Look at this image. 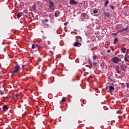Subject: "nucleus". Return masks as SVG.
<instances>
[{"label":"nucleus","mask_w":129,"mask_h":129,"mask_svg":"<svg viewBox=\"0 0 129 129\" xmlns=\"http://www.w3.org/2000/svg\"><path fill=\"white\" fill-rule=\"evenodd\" d=\"M49 8L50 10H51V11H54L55 10V6H54V2L51 1H49Z\"/></svg>","instance_id":"3"},{"label":"nucleus","mask_w":129,"mask_h":129,"mask_svg":"<svg viewBox=\"0 0 129 129\" xmlns=\"http://www.w3.org/2000/svg\"><path fill=\"white\" fill-rule=\"evenodd\" d=\"M76 42H78V43H79V42H82V39H81V38H80V37L79 36H77L76 37Z\"/></svg>","instance_id":"7"},{"label":"nucleus","mask_w":129,"mask_h":129,"mask_svg":"<svg viewBox=\"0 0 129 129\" xmlns=\"http://www.w3.org/2000/svg\"><path fill=\"white\" fill-rule=\"evenodd\" d=\"M121 50L122 53H125V52H126V48H121Z\"/></svg>","instance_id":"12"},{"label":"nucleus","mask_w":129,"mask_h":129,"mask_svg":"<svg viewBox=\"0 0 129 129\" xmlns=\"http://www.w3.org/2000/svg\"><path fill=\"white\" fill-rule=\"evenodd\" d=\"M126 85L127 88H129V84H128V83H126Z\"/></svg>","instance_id":"28"},{"label":"nucleus","mask_w":129,"mask_h":129,"mask_svg":"<svg viewBox=\"0 0 129 129\" xmlns=\"http://www.w3.org/2000/svg\"><path fill=\"white\" fill-rule=\"evenodd\" d=\"M36 48H38V46H37V45L35 46V44H32V49H34V48H36Z\"/></svg>","instance_id":"20"},{"label":"nucleus","mask_w":129,"mask_h":129,"mask_svg":"<svg viewBox=\"0 0 129 129\" xmlns=\"http://www.w3.org/2000/svg\"><path fill=\"white\" fill-rule=\"evenodd\" d=\"M20 67L19 65H17L15 67V68H14V70L12 71L11 72V74H15L18 72H19V71H20Z\"/></svg>","instance_id":"2"},{"label":"nucleus","mask_w":129,"mask_h":129,"mask_svg":"<svg viewBox=\"0 0 129 129\" xmlns=\"http://www.w3.org/2000/svg\"><path fill=\"white\" fill-rule=\"evenodd\" d=\"M59 14H60V12L57 11L56 12H55V13L54 14V17H55V18H57V17H58V16H59Z\"/></svg>","instance_id":"10"},{"label":"nucleus","mask_w":129,"mask_h":129,"mask_svg":"<svg viewBox=\"0 0 129 129\" xmlns=\"http://www.w3.org/2000/svg\"><path fill=\"white\" fill-rule=\"evenodd\" d=\"M82 17H83L84 18L86 16V14L85 13H82L81 14Z\"/></svg>","instance_id":"23"},{"label":"nucleus","mask_w":129,"mask_h":129,"mask_svg":"<svg viewBox=\"0 0 129 129\" xmlns=\"http://www.w3.org/2000/svg\"><path fill=\"white\" fill-rule=\"evenodd\" d=\"M44 31H45V32H47V31H48V30L45 29Z\"/></svg>","instance_id":"35"},{"label":"nucleus","mask_w":129,"mask_h":129,"mask_svg":"<svg viewBox=\"0 0 129 129\" xmlns=\"http://www.w3.org/2000/svg\"><path fill=\"white\" fill-rule=\"evenodd\" d=\"M109 7L110 8V9H111V10H114V7L113 6L110 5Z\"/></svg>","instance_id":"26"},{"label":"nucleus","mask_w":129,"mask_h":129,"mask_svg":"<svg viewBox=\"0 0 129 129\" xmlns=\"http://www.w3.org/2000/svg\"><path fill=\"white\" fill-rule=\"evenodd\" d=\"M64 25H66V23H64Z\"/></svg>","instance_id":"39"},{"label":"nucleus","mask_w":129,"mask_h":129,"mask_svg":"<svg viewBox=\"0 0 129 129\" xmlns=\"http://www.w3.org/2000/svg\"><path fill=\"white\" fill-rule=\"evenodd\" d=\"M93 60H96V59H97V57L96 56V55L93 56Z\"/></svg>","instance_id":"25"},{"label":"nucleus","mask_w":129,"mask_h":129,"mask_svg":"<svg viewBox=\"0 0 129 129\" xmlns=\"http://www.w3.org/2000/svg\"><path fill=\"white\" fill-rule=\"evenodd\" d=\"M110 91H112V90H114V87L111 86L109 87Z\"/></svg>","instance_id":"14"},{"label":"nucleus","mask_w":129,"mask_h":129,"mask_svg":"<svg viewBox=\"0 0 129 129\" xmlns=\"http://www.w3.org/2000/svg\"><path fill=\"white\" fill-rule=\"evenodd\" d=\"M47 44H48V45H50V44H51V42H50V41H47Z\"/></svg>","instance_id":"30"},{"label":"nucleus","mask_w":129,"mask_h":129,"mask_svg":"<svg viewBox=\"0 0 129 129\" xmlns=\"http://www.w3.org/2000/svg\"><path fill=\"white\" fill-rule=\"evenodd\" d=\"M106 89H108V87H106Z\"/></svg>","instance_id":"37"},{"label":"nucleus","mask_w":129,"mask_h":129,"mask_svg":"<svg viewBox=\"0 0 129 129\" xmlns=\"http://www.w3.org/2000/svg\"><path fill=\"white\" fill-rule=\"evenodd\" d=\"M7 109H8V106L6 105H4L3 107V110L7 111Z\"/></svg>","instance_id":"15"},{"label":"nucleus","mask_w":129,"mask_h":129,"mask_svg":"<svg viewBox=\"0 0 129 129\" xmlns=\"http://www.w3.org/2000/svg\"><path fill=\"white\" fill-rule=\"evenodd\" d=\"M62 101H63V102H65V101H66V98L63 97L62 99Z\"/></svg>","instance_id":"22"},{"label":"nucleus","mask_w":129,"mask_h":129,"mask_svg":"<svg viewBox=\"0 0 129 129\" xmlns=\"http://www.w3.org/2000/svg\"><path fill=\"white\" fill-rule=\"evenodd\" d=\"M18 97H19V94H15V95H14V98L17 99V98H18Z\"/></svg>","instance_id":"21"},{"label":"nucleus","mask_w":129,"mask_h":129,"mask_svg":"<svg viewBox=\"0 0 129 129\" xmlns=\"http://www.w3.org/2000/svg\"><path fill=\"white\" fill-rule=\"evenodd\" d=\"M118 68H119L120 69L123 70V71H126V70H128V67H127L126 65L124 64L123 62H122L121 64H119L118 66Z\"/></svg>","instance_id":"1"},{"label":"nucleus","mask_w":129,"mask_h":129,"mask_svg":"<svg viewBox=\"0 0 129 129\" xmlns=\"http://www.w3.org/2000/svg\"><path fill=\"white\" fill-rule=\"evenodd\" d=\"M128 28H129V26H127L126 28H124L122 29V30H119L118 31V33L120 32V33H122V32H123V31H127V30H128Z\"/></svg>","instance_id":"6"},{"label":"nucleus","mask_w":129,"mask_h":129,"mask_svg":"<svg viewBox=\"0 0 129 129\" xmlns=\"http://www.w3.org/2000/svg\"><path fill=\"white\" fill-rule=\"evenodd\" d=\"M111 61L113 62V63H117V62H119L120 61H121V59L118 58L117 57H114L111 59Z\"/></svg>","instance_id":"4"},{"label":"nucleus","mask_w":129,"mask_h":129,"mask_svg":"<svg viewBox=\"0 0 129 129\" xmlns=\"http://www.w3.org/2000/svg\"><path fill=\"white\" fill-rule=\"evenodd\" d=\"M92 13H93V14H97L98 13V11L96 9H94L92 11Z\"/></svg>","instance_id":"16"},{"label":"nucleus","mask_w":129,"mask_h":129,"mask_svg":"<svg viewBox=\"0 0 129 129\" xmlns=\"http://www.w3.org/2000/svg\"><path fill=\"white\" fill-rule=\"evenodd\" d=\"M104 14H105L106 17H107V18H109V16H110L109 13L105 12Z\"/></svg>","instance_id":"17"},{"label":"nucleus","mask_w":129,"mask_h":129,"mask_svg":"<svg viewBox=\"0 0 129 129\" xmlns=\"http://www.w3.org/2000/svg\"><path fill=\"white\" fill-rule=\"evenodd\" d=\"M74 16L75 17V15H74Z\"/></svg>","instance_id":"38"},{"label":"nucleus","mask_w":129,"mask_h":129,"mask_svg":"<svg viewBox=\"0 0 129 129\" xmlns=\"http://www.w3.org/2000/svg\"><path fill=\"white\" fill-rule=\"evenodd\" d=\"M129 58V56L127 54H125L124 56V60L128 61Z\"/></svg>","instance_id":"11"},{"label":"nucleus","mask_w":129,"mask_h":129,"mask_svg":"<svg viewBox=\"0 0 129 129\" xmlns=\"http://www.w3.org/2000/svg\"><path fill=\"white\" fill-rule=\"evenodd\" d=\"M108 3H109L108 0H106L105 1V5H104L105 7H107V5H108Z\"/></svg>","instance_id":"18"},{"label":"nucleus","mask_w":129,"mask_h":129,"mask_svg":"<svg viewBox=\"0 0 129 129\" xmlns=\"http://www.w3.org/2000/svg\"><path fill=\"white\" fill-rule=\"evenodd\" d=\"M70 5H77V2H75L74 0H70Z\"/></svg>","instance_id":"5"},{"label":"nucleus","mask_w":129,"mask_h":129,"mask_svg":"<svg viewBox=\"0 0 129 129\" xmlns=\"http://www.w3.org/2000/svg\"><path fill=\"white\" fill-rule=\"evenodd\" d=\"M50 28V25L49 24H45L44 25V29H49Z\"/></svg>","instance_id":"13"},{"label":"nucleus","mask_w":129,"mask_h":129,"mask_svg":"<svg viewBox=\"0 0 129 129\" xmlns=\"http://www.w3.org/2000/svg\"><path fill=\"white\" fill-rule=\"evenodd\" d=\"M48 21H49V20H48V19H45L44 20V22H48Z\"/></svg>","instance_id":"31"},{"label":"nucleus","mask_w":129,"mask_h":129,"mask_svg":"<svg viewBox=\"0 0 129 129\" xmlns=\"http://www.w3.org/2000/svg\"><path fill=\"white\" fill-rule=\"evenodd\" d=\"M122 86H124V83L122 84Z\"/></svg>","instance_id":"34"},{"label":"nucleus","mask_w":129,"mask_h":129,"mask_svg":"<svg viewBox=\"0 0 129 129\" xmlns=\"http://www.w3.org/2000/svg\"><path fill=\"white\" fill-rule=\"evenodd\" d=\"M118 41V39L117 38H115L114 40V43H117Z\"/></svg>","instance_id":"24"},{"label":"nucleus","mask_w":129,"mask_h":129,"mask_svg":"<svg viewBox=\"0 0 129 129\" xmlns=\"http://www.w3.org/2000/svg\"><path fill=\"white\" fill-rule=\"evenodd\" d=\"M25 67V66L24 64L22 65V68H24Z\"/></svg>","instance_id":"36"},{"label":"nucleus","mask_w":129,"mask_h":129,"mask_svg":"<svg viewBox=\"0 0 129 129\" xmlns=\"http://www.w3.org/2000/svg\"><path fill=\"white\" fill-rule=\"evenodd\" d=\"M94 64H97L96 63H94Z\"/></svg>","instance_id":"40"},{"label":"nucleus","mask_w":129,"mask_h":129,"mask_svg":"<svg viewBox=\"0 0 129 129\" xmlns=\"http://www.w3.org/2000/svg\"><path fill=\"white\" fill-rule=\"evenodd\" d=\"M81 43H80V42H76L74 43V46L75 47H78V46H79V45H80Z\"/></svg>","instance_id":"9"},{"label":"nucleus","mask_w":129,"mask_h":129,"mask_svg":"<svg viewBox=\"0 0 129 129\" xmlns=\"http://www.w3.org/2000/svg\"><path fill=\"white\" fill-rule=\"evenodd\" d=\"M36 9H37V6H36V5L34 4L32 6L31 11H35Z\"/></svg>","instance_id":"8"},{"label":"nucleus","mask_w":129,"mask_h":129,"mask_svg":"<svg viewBox=\"0 0 129 129\" xmlns=\"http://www.w3.org/2000/svg\"><path fill=\"white\" fill-rule=\"evenodd\" d=\"M17 16L18 18H21V14L20 13H18Z\"/></svg>","instance_id":"27"},{"label":"nucleus","mask_w":129,"mask_h":129,"mask_svg":"<svg viewBox=\"0 0 129 129\" xmlns=\"http://www.w3.org/2000/svg\"><path fill=\"white\" fill-rule=\"evenodd\" d=\"M118 69H119V68H118V67H117V68H116V70L117 72V73H118L119 74L120 73V71L118 70Z\"/></svg>","instance_id":"19"},{"label":"nucleus","mask_w":129,"mask_h":129,"mask_svg":"<svg viewBox=\"0 0 129 129\" xmlns=\"http://www.w3.org/2000/svg\"><path fill=\"white\" fill-rule=\"evenodd\" d=\"M82 70H83V71H85V68H82Z\"/></svg>","instance_id":"33"},{"label":"nucleus","mask_w":129,"mask_h":129,"mask_svg":"<svg viewBox=\"0 0 129 129\" xmlns=\"http://www.w3.org/2000/svg\"><path fill=\"white\" fill-rule=\"evenodd\" d=\"M107 53H110V50H107Z\"/></svg>","instance_id":"32"},{"label":"nucleus","mask_w":129,"mask_h":129,"mask_svg":"<svg viewBox=\"0 0 129 129\" xmlns=\"http://www.w3.org/2000/svg\"><path fill=\"white\" fill-rule=\"evenodd\" d=\"M0 94H1V95H4V92L0 91Z\"/></svg>","instance_id":"29"}]
</instances>
